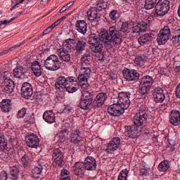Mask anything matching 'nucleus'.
Masks as SVG:
<instances>
[{
  "mask_svg": "<svg viewBox=\"0 0 180 180\" xmlns=\"http://www.w3.org/2000/svg\"><path fill=\"white\" fill-rule=\"evenodd\" d=\"M99 41H101L105 47H112L117 44H122V34L115 27H110L109 32L103 31L99 34Z\"/></svg>",
  "mask_w": 180,
  "mask_h": 180,
  "instance_id": "1",
  "label": "nucleus"
},
{
  "mask_svg": "<svg viewBox=\"0 0 180 180\" xmlns=\"http://www.w3.org/2000/svg\"><path fill=\"white\" fill-rule=\"evenodd\" d=\"M96 160L92 156L85 158L84 162H77L73 167V172L75 175H84L85 170L95 171L96 169Z\"/></svg>",
  "mask_w": 180,
  "mask_h": 180,
  "instance_id": "2",
  "label": "nucleus"
},
{
  "mask_svg": "<svg viewBox=\"0 0 180 180\" xmlns=\"http://www.w3.org/2000/svg\"><path fill=\"white\" fill-rule=\"evenodd\" d=\"M44 66L49 71H57L61 68V61L57 55H51L44 60Z\"/></svg>",
  "mask_w": 180,
  "mask_h": 180,
  "instance_id": "3",
  "label": "nucleus"
},
{
  "mask_svg": "<svg viewBox=\"0 0 180 180\" xmlns=\"http://www.w3.org/2000/svg\"><path fill=\"white\" fill-rule=\"evenodd\" d=\"M153 84H154V79L151 76L146 75L141 79L140 89L142 98H146L148 95V91L151 89Z\"/></svg>",
  "mask_w": 180,
  "mask_h": 180,
  "instance_id": "4",
  "label": "nucleus"
},
{
  "mask_svg": "<svg viewBox=\"0 0 180 180\" xmlns=\"http://www.w3.org/2000/svg\"><path fill=\"white\" fill-rule=\"evenodd\" d=\"M151 116L150 115V111L146 109H141L139 112L135 115L134 117V123L135 126L140 127L147 122L148 119H150Z\"/></svg>",
  "mask_w": 180,
  "mask_h": 180,
  "instance_id": "5",
  "label": "nucleus"
},
{
  "mask_svg": "<svg viewBox=\"0 0 180 180\" xmlns=\"http://www.w3.org/2000/svg\"><path fill=\"white\" fill-rule=\"evenodd\" d=\"M89 77H91V69L86 67L80 68L77 79L82 88H88L89 86V84H88V78Z\"/></svg>",
  "mask_w": 180,
  "mask_h": 180,
  "instance_id": "6",
  "label": "nucleus"
},
{
  "mask_svg": "<svg viewBox=\"0 0 180 180\" xmlns=\"http://www.w3.org/2000/svg\"><path fill=\"white\" fill-rule=\"evenodd\" d=\"M169 1L159 0L155 6V12L158 16H164L168 13L169 11Z\"/></svg>",
  "mask_w": 180,
  "mask_h": 180,
  "instance_id": "7",
  "label": "nucleus"
},
{
  "mask_svg": "<svg viewBox=\"0 0 180 180\" xmlns=\"http://www.w3.org/2000/svg\"><path fill=\"white\" fill-rule=\"evenodd\" d=\"M69 82H77V79H75V77L67 78L64 76H59L56 79L55 86L56 89H58L59 91H64V89L68 85Z\"/></svg>",
  "mask_w": 180,
  "mask_h": 180,
  "instance_id": "8",
  "label": "nucleus"
},
{
  "mask_svg": "<svg viewBox=\"0 0 180 180\" xmlns=\"http://www.w3.org/2000/svg\"><path fill=\"white\" fill-rule=\"evenodd\" d=\"M117 103L123 110L129 109L130 106V94L124 92L119 93Z\"/></svg>",
  "mask_w": 180,
  "mask_h": 180,
  "instance_id": "9",
  "label": "nucleus"
},
{
  "mask_svg": "<svg viewBox=\"0 0 180 180\" xmlns=\"http://www.w3.org/2000/svg\"><path fill=\"white\" fill-rule=\"evenodd\" d=\"M170 36L171 30H169V27H164V28L161 30L158 34L157 41L158 44H165L167 40H169Z\"/></svg>",
  "mask_w": 180,
  "mask_h": 180,
  "instance_id": "10",
  "label": "nucleus"
},
{
  "mask_svg": "<svg viewBox=\"0 0 180 180\" xmlns=\"http://www.w3.org/2000/svg\"><path fill=\"white\" fill-rule=\"evenodd\" d=\"M53 164L58 167H63L64 165V153L63 148H59L53 150Z\"/></svg>",
  "mask_w": 180,
  "mask_h": 180,
  "instance_id": "11",
  "label": "nucleus"
},
{
  "mask_svg": "<svg viewBox=\"0 0 180 180\" xmlns=\"http://www.w3.org/2000/svg\"><path fill=\"white\" fill-rule=\"evenodd\" d=\"M122 74L127 81H139L140 79V73L137 70L125 69L122 71Z\"/></svg>",
  "mask_w": 180,
  "mask_h": 180,
  "instance_id": "12",
  "label": "nucleus"
},
{
  "mask_svg": "<svg viewBox=\"0 0 180 180\" xmlns=\"http://www.w3.org/2000/svg\"><path fill=\"white\" fill-rule=\"evenodd\" d=\"M33 95V86L28 82H25L21 87V96L25 99H30Z\"/></svg>",
  "mask_w": 180,
  "mask_h": 180,
  "instance_id": "13",
  "label": "nucleus"
},
{
  "mask_svg": "<svg viewBox=\"0 0 180 180\" xmlns=\"http://www.w3.org/2000/svg\"><path fill=\"white\" fill-rule=\"evenodd\" d=\"M25 141L27 143V146L30 147L31 148H37L39 146H40V141L37 136L34 134H30L25 137Z\"/></svg>",
  "mask_w": 180,
  "mask_h": 180,
  "instance_id": "14",
  "label": "nucleus"
},
{
  "mask_svg": "<svg viewBox=\"0 0 180 180\" xmlns=\"http://www.w3.org/2000/svg\"><path fill=\"white\" fill-rule=\"evenodd\" d=\"M88 20L90 22H99L101 20V14L99 8L94 7L87 11Z\"/></svg>",
  "mask_w": 180,
  "mask_h": 180,
  "instance_id": "15",
  "label": "nucleus"
},
{
  "mask_svg": "<svg viewBox=\"0 0 180 180\" xmlns=\"http://www.w3.org/2000/svg\"><path fill=\"white\" fill-rule=\"evenodd\" d=\"M1 86L3 88V92L8 95L15 91V83L12 79H6L5 81H3Z\"/></svg>",
  "mask_w": 180,
  "mask_h": 180,
  "instance_id": "16",
  "label": "nucleus"
},
{
  "mask_svg": "<svg viewBox=\"0 0 180 180\" xmlns=\"http://www.w3.org/2000/svg\"><path fill=\"white\" fill-rule=\"evenodd\" d=\"M120 147V138L115 137L113 138L107 146V152L110 154L113 153V151H116Z\"/></svg>",
  "mask_w": 180,
  "mask_h": 180,
  "instance_id": "17",
  "label": "nucleus"
},
{
  "mask_svg": "<svg viewBox=\"0 0 180 180\" xmlns=\"http://www.w3.org/2000/svg\"><path fill=\"white\" fill-rule=\"evenodd\" d=\"M75 29L78 33L85 36L88 32V24L84 20H79L75 23Z\"/></svg>",
  "mask_w": 180,
  "mask_h": 180,
  "instance_id": "18",
  "label": "nucleus"
},
{
  "mask_svg": "<svg viewBox=\"0 0 180 180\" xmlns=\"http://www.w3.org/2000/svg\"><path fill=\"white\" fill-rule=\"evenodd\" d=\"M108 112L110 116H120L124 113V110L117 103L110 105Z\"/></svg>",
  "mask_w": 180,
  "mask_h": 180,
  "instance_id": "19",
  "label": "nucleus"
},
{
  "mask_svg": "<svg viewBox=\"0 0 180 180\" xmlns=\"http://www.w3.org/2000/svg\"><path fill=\"white\" fill-rule=\"evenodd\" d=\"M106 99H108V95H106L105 93H99L93 101L94 107L96 109V108H101V106L105 103V101H106Z\"/></svg>",
  "mask_w": 180,
  "mask_h": 180,
  "instance_id": "20",
  "label": "nucleus"
},
{
  "mask_svg": "<svg viewBox=\"0 0 180 180\" xmlns=\"http://www.w3.org/2000/svg\"><path fill=\"white\" fill-rule=\"evenodd\" d=\"M148 27V24L146 22H139L132 26V33H144Z\"/></svg>",
  "mask_w": 180,
  "mask_h": 180,
  "instance_id": "21",
  "label": "nucleus"
},
{
  "mask_svg": "<svg viewBox=\"0 0 180 180\" xmlns=\"http://www.w3.org/2000/svg\"><path fill=\"white\" fill-rule=\"evenodd\" d=\"M153 98L154 101L155 102H159L161 103L162 102H164V100L165 99V94H164V90L160 87H157L153 90Z\"/></svg>",
  "mask_w": 180,
  "mask_h": 180,
  "instance_id": "22",
  "label": "nucleus"
},
{
  "mask_svg": "<svg viewBox=\"0 0 180 180\" xmlns=\"http://www.w3.org/2000/svg\"><path fill=\"white\" fill-rule=\"evenodd\" d=\"M58 55L62 61L65 63H70L71 61V53L67 51H64V49H58L57 51Z\"/></svg>",
  "mask_w": 180,
  "mask_h": 180,
  "instance_id": "23",
  "label": "nucleus"
},
{
  "mask_svg": "<svg viewBox=\"0 0 180 180\" xmlns=\"http://www.w3.org/2000/svg\"><path fill=\"white\" fill-rule=\"evenodd\" d=\"M169 122L173 126H178L180 123V113L178 110H173L170 114Z\"/></svg>",
  "mask_w": 180,
  "mask_h": 180,
  "instance_id": "24",
  "label": "nucleus"
},
{
  "mask_svg": "<svg viewBox=\"0 0 180 180\" xmlns=\"http://www.w3.org/2000/svg\"><path fill=\"white\" fill-rule=\"evenodd\" d=\"M153 36L154 34H145L138 39V41L141 46L148 44L150 41H153V39H154Z\"/></svg>",
  "mask_w": 180,
  "mask_h": 180,
  "instance_id": "25",
  "label": "nucleus"
},
{
  "mask_svg": "<svg viewBox=\"0 0 180 180\" xmlns=\"http://www.w3.org/2000/svg\"><path fill=\"white\" fill-rule=\"evenodd\" d=\"M139 133V129H137V127H131V126H127L125 127V132L124 134L127 137H130L131 139H134L137 136Z\"/></svg>",
  "mask_w": 180,
  "mask_h": 180,
  "instance_id": "26",
  "label": "nucleus"
},
{
  "mask_svg": "<svg viewBox=\"0 0 180 180\" xmlns=\"http://www.w3.org/2000/svg\"><path fill=\"white\" fill-rule=\"evenodd\" d=\"M43 119L46 122V123H49L51 124L52 123H54L56 122V116L54 115V112L51 110H47L44 113Z\"/></svg>",
  "mask_w": 180,
  "mask_h": 180,
  "instance_id": "27",
  "label": "nucleus"
},
{
  "mask_svg": "<svg viewBox=\"0 0 180 180\" xmlns=\"http://www.w3.org/2000/svg\"><path fill=\"white\" fill-rule=\"evenodd\" d=\"M86 47V42L83 39L76 41L75 50L78 54H82Z\"/></svg>",
  "mask_w": 180,
  "mask_h": 180,
  "instance_id": "28",
  "label": "nucleus"
},
{
  "mask_svg": "<svg viewBox=\"0 0 180 180\" xmlns=\"http://www.w3.org/2000/svg\"><path fill=\"white\" fill-rule=\"evenodd\" d=\"M2 112H11L12 109V100L4 99L1 103Z\"/></svg>",
  "mask_w": 180,
  "mask_h": 180,
  "instance_id": "29",
  "label": "nucleus"
},
{
  "mask_svg": "<svg viewBox=\"0 0 180 180\" xmlns=\"http://www.w3.org/2000/svg\"><path fill=\"white\" fill-rule=\"evenodd\" d=\"M31 68L36 77H40L41 75V68L40 63L38 61H34L31 65Z\"/></svg>",
  "mask_w": 180,
  "mask_h": 180,
  "instance_id": "30",
  "label": "nucleus"
},
{
  "mask_svg": "<svg viewBox=\"0 0 180 180\" xmlns=\"http://www.w3.org/2000/svg\"><path fill=\"white\" fill-rule=\"evenodd\" d=\"M70 141L74 144H78L81 141V136H79V131H72L70 136Z\"/></svg>",
  "mask_w": 180,
  "mask_h": 180,
  "instance_id": "31",
  "label": "nucleus"
},
{
  "mask_svg": "<svg viewBox=\"0 0 180 180\" xmlns=\"http://www.w3.org/2000/svg\"><path fill=\"white\" fill-rule=\"evenodd\" d=\"M82 99H84V101L92 103V102H94V93L88 91H83Z\"/></svg>",
  "mask_w": 180,
  "mask_h": 180,
  "instance_id": "32",
  "label": "nucleus"
},
{
  "mask_svg": "<svg viewBox=\"0 0 180 180\" xmlns=\"http://www.w3.org/2000/svg\"><path fill=\"white\" fill-rule=\"evenodd\" d=\"M8 149V141L5 139V135L0 134V151H5Z\"/></svg>",
  "mask_w": 180,
  "mask_h": 180,
  "instance_id": "33",
  "label": "nucleus"
},
{
  "mask_svg": "<svg viewBox=\"0 0 180 180\" xmlns=\"http://www.w3.org/2000/svg\"><path fill=\"white\" fill-rule=\"evenodd\" d=\"M43 171V166L39 165L37 167H34L32 170V176L35 179H39L40 175H41V172Z\"/></svg>",
  "mask_w": 180,
  "mask_h": 180,
  "instance_id": "34",
  "label": "nucleus"
},
{
  "mask_svg": "<svg viewBox=\"0 0 180 180\" xmlns=\"http://www.w3.org/2000/svg\"><path fill=\"white\" fill-rule=\"evenodd\" d=\"M91 49L94 53H101V51L103 50V44L98 40V42H97V44L91 45Z\"/></svg>",
  "mask_w": 180,
  "mask_h": 180,
  "instance_id": "35",
  "label": "nucleus"
},
{
  "mask_svg": "<svg viewBox=\"0 0 180 180\" xmlns=\"http://www.w3.org/2000/svg\"><path fill=\"white\" fill-rule=\"evenodd\" d=\"M158 0H146L145 1V9L150 10L157 6V1Z\"/></svg>",
  "mask_w": 180,
  "mask_h": 180,
  "instance_id": "36",
  "label": "nucleus"
},
{
  "mask_svg": "<svg viewBox=\"0 0 180 180\" xmlns=\"http://www.w3.org/2000/svg\"><path fill=\"white\" fill-rule=\"evenodd\" d=\"M61 49L71 53H72V52L75 51L74 46H72V44H71V43L68 41L65 42V44H63V47L61 48Z\"/></svg>",
  "mask_w": 180,
  "mask_h": 180,
  "instance_id": "37",
  "label": "nucleus"
},
{
  "mask_svg": "<svg viewBox=\"0 0 180 180\" xmlns=\"http://www.w3.org/2000/svg\"><path fill=\"white\" fill-rule=\"evenodd\" d=\"M73 82H69L63 91H67V92H68L69 94H74V92L77 91L78 89L72 86Z\"/></svg>",
  "mask_w": 180,
  "mask_h": 180,
  "instance_id": "38",
  "label": "nucleus"
},
{
  "mask_svg": "<svg viewBox=\"0 0 180 180\" xmlns=\"http://www.w3.org/2000/svg\"><path fill=\"white\" fill-rule=\"evenodd\" d=\"M169 162H168L167 160L162 161L158 165V169L161 172H164L167 171V169H169Z\"/></svg>",
  "mask_w": 180,
  "mask_h": 180,
  "instance_id": "39",
  "label": "nucleus"
},
{
  "mask_svg": "<svg viewBox=\"0 0 180 180\" xmlns=\"http://www.w3.org/2000/svg\"><path fill=\"white\" fill-rule=\"evenodd\" d=\"M60 23H61V21L60 19L57 20L54 23H53L51 26H49V27H47L44 32H43V34H49V33H50L51 32V30H53V29H54L55 27H56V26H58V25H60Z\"/></svg>",
  "mask_w": 180,
  "mask_h": 180,
  "instance_id": "40",
  "label": "nucleus"
},
{
  "mask_svg": "<svg viewBox=\"0 0 180 180\" xmlns=\"http://www.w3.org/2000/svg\"><path fill=\"white\" fill-rule=\"evenodd\" d=\"M68 136V131L63 130L61 131L59 134H58V137H59V140H58V144H61L62 143H64L65 140H67V137Z\"/></svg>",
  "mask_w": 180,
  "mask_h": 180,
  "instance_id": "41",
  "label": "nucleus"
},
{
  "mask_svg": "<svg viewBox=\"0 0 180 180\" xmlns=\"http://www.w3.org/2000/svg\"><path fill=\"white\" fill-rule=\"evenodd\" d=\"M31 159L29 155H24L21 158V162L24 168H27L30 164Z\"/></svg>",
  "mask_w": 180,
  "mask_h": 180,
  "instance_id": "42",
  "label": "nucleus"
},
{
  "mask_svg": "<svg viewBox=\"0 0 180 180\" xmlns=\"http://www.w3.org/2000/svg\"><path fill=\"white\" fill-rule=\"evenodd\" d=\"M89 43L91 46L99 43V38L95 34H91L89 37Z\"/></svg>",
  "mask_w": 180,
  "mask_h": 180,
  "instance_id": "43",
  "label": "nucleus"
},
{
  "mask_svg": "<svg viewBox=\"0 0 180 180\" xmlns=\"http://www.w3.org/2000/svg\"><path fill=\"white\" fill-rule=\"evenodd\" d=\"M91 105H92L91 103H89V101H87L82 98L81 99L80 103H79V108L85 110H86L87 109H89V107L91 106Z\"/></svg>",
  "mask_w": 180,
  "mask_h": 180,
  "instance_id": "44",
  "label": "nucleus"
},
{
  "mask_svg": "<svg viewBox=\"0 0 180 180\" xmlns=\"http://www.w3.org/2000/svg\"><path fill=\"white\" fill-rule=\"evenodd\" d=\"M11 175L13 179H18L19 176V169L16 167H11Z\"/></svg>",
  "mask_w": 180,
  "mask_h": 180,
  "instance_id": "45",
  "label": "nucleus"
},
{
  "mask_svg": "<svg viewBox=\"0 0 180 180\" xmlns=\"http://www.w3.org/2000/svg\"><path fill=\"white\" fill-rule=\"evenodd\" d=\"M144 60H146V57L138 56L135 58L134 63L136 65L143 67L144 65Z\"/></svg>",
  "mask_w": 180,
  "mask_h": 180,
  "instance_id": "46",
  "label": "nucleus"
},
{
  "mask_svg": "<svg viewBox=\"0 0 180 180\" xmlns=\"http://www.w3.org/2000/svg\"><path fill=\"white\" fill-rule=\"evenodd\" d=\"M129 171L127 169L122 170L118 176L117 180H127Z\"/></svg>",
  "mask_w": 180,
  "mask_h": 180,
  "instance_id": "47",
  "label": "nucleus"
},
{
  "mask_svg": "<svg viewBox=\"0 0 180 180\" xmlns=\"http://www.w3.org/2000/svg\"><path fill=\"white\" fill-rule=\"evenodd\" d=\"M96 8H98V12H101L102 9H106V8H108V3L104 1H99L97 4V7Z\"/></svg>",
  "mask_w": 180,
  "mask_h": 180,
  "instance_id": "48",
  "label": "nucleus"
},
{
  "mask_svg": "<svg viewBox=\"0 0 180 180\" xmlns=\"http://www.w3.org/2000/svg\"><path fill=\"white\" fill-rule=\"evenodd\" d=\"M14 77L15 78H22V75H20V69H19V65L16 66V68L13 70V72Z\"/></svg>",
  "mask_w": 180,
  "mask_h": 180,
  "instance_id": "49",
  "label": "nucleus"
},
{
  "mask_svg": "<svg viewBox=\"0 0 180 180\" xmlns=\"http://www.w3.org/2000/svg\"><path fill=\"white\" fill-rule=\"evenodd\" d=\"M26 115V108H22L21 110H18L17 114L18 119H22V117H25Z\"/></svg>",
  "mask_w": 180,
  "mask_h": 180,
  "instance_id": "50",
  "label": "nucleus"
},
{
  "mask_svg": "<svg viewBox=\"0 0 180 180\" xmlns=\"http://www.w3.org/2000/svg\"><path fill=\"white\" fill-rule=\"evenodd\" d=\"M127 30H129V23L127 22H123L121 27V30L120 32H122V33H126L127 32Z\"/></svg>",
  "mask_w": 180,
  "mask_h": 180,
  "instance_id": "51",
  "label": "nucleus"
},
{
  "mask_svg": "<svg viewBox=\"0 0 180 180\" xmlns=\"http://www.w3.org/2000/svg\"><path fill=\"white\" fill-rule=\"evenodd\" d=\"M172 41L174 46L180 43V34L172 38Z\"/></svg>",
  "mask_w": 180,
  "mask_h": 180,
  "instance_id": "52",
  "label": "nucleus"
},
{
  "mask_svg": "<svg viewBox=\"0 0 180 180\" xmlns=\"http://www.w3.org/2000/svg\"><path fill=\"white\" fill-rule=\"evenodd\" d=\"M110 18L112 20H116L117 19V11L113 10L110 13Z\"/></svg>",
  "mask_w": 180,
  "mask_h": 180,
  "instance_id": "53",
  "label": "nucleus"
},
{
  "mask_svg": "<svg viewBox=\"0 0 180 180\" xmlns=\"http://www.w3.org/2000/svg\"><path fill=\"white\" fill-rule=\"evenodd\" d=\"M91 61V59H85L81 58V64L82 67H88L89 65V63Z\"/></svg>",
  "mask_w": 180,
  "mask_h": 180,
  "instance_id": "54",
  "label": "nucleus"
},
{
  "mask_svg": "<svg viewBox=\"0 0 180 180\" xmlns=\"http://www.w3.org/2000/svg\"><path fill=\"white\" fill-rule=\"evenodd\" d=\"M60 176L61 178H67V176H70V172L67 169L62 170Z\"/></svg>",
  "mask_w": 180,
  "mask_h": 180,
  "instance_id": "55",
  "label": "nucleus"
},
{
  "mask_svg": "<svg viewBox=\"0 0 180 180\" xmlns=\"http://www.w3.org/2000/svg\"><path fill=\"white\" fill-rule=\"evenodd\" d=\"M18 68L22 75H26L27 74V68H23L22 65H18Z\"/></svg>",
  "mask_w": 180,
  "mask_h": 180,
  "instance_id": "56",
  "label": "nucleus"
},
{
  "mask_svg": "<svg viewBox=\"0 0 180 180\" xmlns=\"http://www.w3.org/2000/svg\"><path fill=\"white\" fill-rule=\"evenodd\" d=\"M2 77L4 79V81H5L6 79H11V78H9V77H11V73L8 71L4 72Z\"/></svg>",
  "mask_w": 180,
  "mask_h": 180,
  "instance_id": "57",
  "label": "nucleus"
},
{
  "mask_svg": "<svg viewBox=\"0 0 180 180\" xmlns=\"http://www.w3.org/2000/svg\"><path fill=\"white\" fill-rule=\"evenodd\" d=\"M15 19H16V18H13L8 21L7 20L0 21V26H2V25H8V23H11V22H13V20H15Z\"/></svg>",
  "mask_w": 180,
  "mask_h": 180,
  "instance_id": "58",
  "label": "nucleus"
},
{
  "mask_svg": "<svg viewBox=\"0 0 180 180\" xmlns=\"http://www.w3.org/2000/svg\"><path fill=\"white\" fill-rule=\"evenodd\" d=\"M176 96L180 99V83L176 87Z\"/></svg>",
  "mask_w": 180,
  "mask_h": 180,
  "instance_id": "59",
  "label": "nucleus"
},
{
  "mask_svg": "<svg viewBox=\"0 0 180 180\" xmlns=\"http://www.w3.org/2000/svg\"><path fill=\"white\" fill-rule=\"evenodd\" d=\"M11 168H17L19 169V162H13L11 164Z\"/></svg>",
  "mask_w": 180,
  "mask_h": 180,
  "instance_id": "60",
  "label": "nucleus"
},
{
  "mask_svg": "<svg viewBox=\"0 0 180 180\" xmlns=\"http://www.w3.org/2000/svg\"><path fill=\"white\" fill-rule=\"evenodd\" d=\"M82 58H85L86 60H91V53L89 52H86Z\"/></svg>",
  "mask_w": 180,
  "mask_h": 180,
  "instance_id": "61",
  "label": "nucleus"
},
{
  "mask_svg": "<svg viewBox=\"0 0 180 180\" xmlns=\"http://www.w3.org/2000/svg\"><path fill=\"white\" fill-rule=\"evenodd\" d=\"M66 41H68L69 43H70V44H75V46L77 45V41H75V39H67Z\"/></svg>",
  "mask_w": 180,
  "mask_h": 180,
  "instance_id": "62",
  "label": "nucleus"
},
{
  "mask_svg": "<svg viewBox=\"0 0 180 180\" xmlns=\"http://www.w3.org/2000/svg\"><path fill=\"white\" fill-rule=\"evenodd\" d=\"M20 46H22V44L15 45V46H12L11 48H10L9 51H13V50H15V49H19Z\"/></svg>",
  "mask_w": 180,
  "mask_h": 180,
  "instance_id": "63",
  "label": "nucleus"
},
{
  "mask_svg": "<svg viewBox=\"0 0 180 180\" xmlns=\"http://www.w3.org/2000/svg\"><path fill=\"white\" fill-rule=\"evenodd\" d=\"M67 9H68L66 6H63L61 9L60 10L59 13H63V12H65V11H67Z\"/></svg>",
  "mask_w": 180,
  "mask_h": 180,
  "instance_id": "64",
  "label": "nucleus"
}]
</instances>
